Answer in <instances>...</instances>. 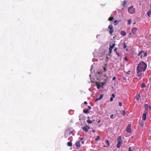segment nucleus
Wrapping results in <instances>:
<instances>
[{
    "label": "nucleus",
    "mask_w": 151,
    "mask_h": 151,
    "mask_svg": "<svg viewBox=\"0 0 151 151\" xmlns=\"http://www.w3.org/2000/svg\"><path fill=\"white\" fill-rule=\"evenodd\" d=\"M96 85L97 86V88L99 89L101 86V84L99 83H97Z\"/></svg>",
    "instance_id": "a211bd4d"
},
{
    "label": "nucleus",
    "mask_w": 151,
    "mask_h": 151,
    "mask_svg": "<svg viewBox=\"0 0 151 151\" xmlns=\"http://www.w3.org/2000/svg\"><path fill=\"white\" fill-rule=\"evenodd\" d=\"M128 151H132V149L131 147H129V150Z\"/></svg>",
    "instance_id": "c9c22d12"
},
{
    "label": "nucleus",
    "mask_w": 151,
    "mask_h": 151,
    "mask_svg": "<svg viewBox=\"0 0 151 151\" xmlns=\"http://www.w3.org/2000/svg\"><path fill=\"white\" fill-rule=\"evenodd\" d=\"M147 15L148 16L150 17L151 14V11H150L147 12Z\"/></svg>",
    "instance_id": "b1692460"
},
{
    "label": "nucleus",
    "mask_w": 151,
    "mask_h": 151,
    "mask_svg": "<svg viewBox=\"0 0 151 151\" xmlns=\"http://www.w3.org/2000/svg\"><path fill=\"white\" fill-rule=\"evenodd\" d=\"M113 116H114V115L113 114H112V115H110V117L111 118H113Z\"/></svg>",
    "instance_id": "58836bf2"
},
{
    "label": "nucleus",
    "mask_w": 151,
    "mask_h": 151,
    "mask_svg": "<svg viewBox=\"0 0 151 151\" xmlns=\"http://www.w3.org/2000/svg\"><path fill=\"white\" fill-rule=\"evenodd\" d=\"M110 100L111 101H113V98L111 97L110 99Z\"/></svg>",
    "instance_id": "a19ab883"
},
{
    "label": "nucleus",
    "mask_w": 151,
    "mask_h": 151,
    "mask_svg": "<svg viewBox=\"0 0 151 151\" xmlns=\"http://www.w3.org/2000/svg\"><path fill=\"white\" fill-rule=\"evenodd\" d=\"M100 139V137L99 136H98L95 139L96 141H98Z\"/></svg>",
    "instance_id": "393cba45"
},
{
    "label": "nucleus",
    "mask_w": 151,
    "mask_h": 151,
    "mask_svg": "<svg viewBox=\"0 0 151 151\" xmlns=\"http://www.w3.org/2000/svg\"><path fill=\"white\" fill-rule=\"evenodd\" d=\"M108 28L110 29L109 32L110 34H112L114 31V29L113 28V25L111 24L108 27Z\"/></svg>",
    "instance_id": "423d86ee"
},
{
    "label": "nucleus",
    "mask_w": 151,
    "mask_h": 151,
    "mask_svg": "<svg viewBox=\"0 0 151 151\" xmlns=\"http://www.w3.org/2000/svg\"><path fill=\"white\" fill-rule=\"evenodd\" d=\"M138 29L136 27H133L132 29V33L130 32L129 36V38H131L133 36V35L136 34Z\"/></svg>",
    "instance_id": "7ed1b4c3"
},
{
    "label": "nucleus",
    "mask_w": 151,
    "mask_h": 151,
    "mask_svg": "<svg viewBox=\"0 0 151 151\" xmlns=\"http://www.w3.org/2000/svg\"><path fill=\"white\" fill-rule=\"evenodd\" d=\"M100 122H101V120H99L98 121V123H99Z\"/></svg>",
    "instance_id": "de8ad7c7"
},
{
    "label": "nucleus",
    "mask_w": 151,
    "mask_h": 151,
    "mask_svg": "<svg viewBox=\"0 0 151 151\" xmlns=\"http://www.w3.org/2000/svg\"><path fill=\"white\" fill-rule=\"evenodd\" d=\"M147 64L143 61H142L138 64L137 68L145 71L147 67Z\"/></svg>",
    "instance_id": "f257e3e1"
},
{
    "label": "nucleus",
    "mask_w": 151,
    "mask_h": 151,
    "mask_svg": "<svg viewBox=\"0 0 151 151\" xmlns=\"http://www.w3.org/2000/svg\"><path fill=\"white\" fill-rule=\"evenodd\" d=\"M126 3H127V2L126 1H124L123 2V6H124L126 4Z\"/></svg>",
    "instance_id": "473e14b6"
},
{
    "label": "nucleus",
    "mask_w": 151,
    "mask_h": 151,
    "mask_svg": "<svg viewBox=\"0 0 151 151\" xmlns=\"http://www.w3.org/2000/svg\"><path fill=\"white\" fill-rule=\"evenodd\" d=\"M83 140H81V142L82 144H83L84 143V142L82 141Z\"/></svg>",
    "instance_id": "c03bdc74"
},
{
    "label": "nucleus",
    "mask_w": 151,
    "mask_h": 151,
    "mask_svg": "<svg viewBox=\"0 0 151 151\" xmlns=\"http://www.w3.org/2000/svg\"><path fill=\"white\" fill-rule=\"evenodd\" d=\"M144 72V71L137 68V75L138 77H140V78L142 77V75Z\"/></svg>",
    "instance_id": "20e7f679"
},
{
    "label": "nucleus",
    "mask_w": 151,
    "mask_h": 151,
    "mask_svg": "<svg viewBox=\"0 0 151 151\" xmlns=\"http://www.w3.org/2000/svg\"><path fill=\"white\" fill-rule=\"evenodd\" d=\"M150 108H151V107H150Z\"/></svg>",
    "instance_id": "8fccbe9b"
},
{
    "label": "nucleus",
    "mask_w": 151,
    "mask_h": 151,
    "mask_svg": "<svg viewBox=\"0 0 151 151\" xmlns=\"http://www.w3.org/2000/svg\"><path fill=\"white\" fill-rule=\"evenodd\" d=\"M119 21H118L117 20H115L114 22V25H115V26H116V25L118 24L119 23Z\"/></svg>",
    "instance_id": "dca6fc26"
},
{
    "label": "nucleus",
    "mask_w": 151,
    "mask_h": 151,
    "mask_svg": "<svg viewBox=\"0 0 151 151\" xmlns=\"http://www.w3.org/2000/svg\"><path fill=\"white\" fill-rule=\"evenodd\" d=\"M114 19L113 17H110L109 19V20L110 21H112Z\"/></svg>",
    "instance_id": "bb28decb"
},
{
    "label": "nucleus",
    "mask_w": 151,
    "mask_h": 151,
    "mask_svg": "<svg viewBox=\"0 0 151 151\" xmlns=\"http://www.w3.org/2000/svg\"><path fill=\"white\" fill-rule=\"evenodd\" d=\"M117 140L118 141H122V137L120 136H119L118 137V139H117Z\"/></svg>",
    "instance_id": "4be33fe9"
},
{
    "label": "nucleus",
    "mask_w": 151,
    "mask_h": 151,
    "mask_svg": "<svg viewBox=\"0 0 151 151\" xmlns=\"http://www.w3.org/2000/svg\"><path fill=\"white\" fill-rule=\"evenodd\" d=\"M115 42L113 43H110V47L112 48H113L115 46Z\"/></svg>",
    "instance_id": "4468645a"
},
{
    "label": "nucleus",
    "mask_w": 151,
    "mask_h": 151,
    "mask_svg": "<svg viewBox=\"0 0 151 151\" xmlns=\"http://www.w3.org/2000/svg\"><path fill=\"white\" fill-rule=\"evenodd\" d=\"M80 139V140H79L78 142H77L76 143V145L77 146V148L78 149L80 147V143L81 140L83 139V138H81Z\"/></svg>",
    "instance_id": "0eeeda50"
},
{
    "label": "nucleus",
    "mask_w": 151,
    "mask_h": 151,
    "mask_svg": "<svg viewBox=\"0 0 151 151\" xmlns=\"http://www.w3.org/2000/svg\"><path fill=\"white\" fill-rule=\"evenodd\" d=\"M117 48H116L114 49V51L116 52V55H117L118 56V57H120V55L119 54V53L117 51Z\"/></svg>",
    "instance_id": "2eb2a0df"
},
{
    "label": "nucleus",
    "mask_w": 151,
    "mask_h": 151,
    "mask_svg": "<svg viewBox=\"0 0 151 151\" xmlns=\"http://www.w3.org/2000/svg\"><path fill=\"white\" fill-rule=\"evenodd\" d=\"M127 47V45H126V43L124 42V47L123 48H124L125 49Z\"/></svg>",
    "instance_id": "2f4dec72"
},
{
    "label": "nucleus",
    "mask_w": 151,
    "mask_h": 151,
    "mask_svg": "<svg viewBox=\"0 0 151 151\" xmlns=\"http://www.w3.org/2000/svg\"><path fill=\"white\" fill-rule=\"evenodd\" d=\"M131 19H129L128 21V24H131Z\"/></svg>",
    "instance_id": "c756f323"
},
{
    "label": "nucleus",
    "mask_w": 151,
    "mask_h": 151,
    "mask_svg": "<svg viewBox=\"0 0 151 151\" xmlns=\"http://www.w3.org/2000/svg\"><path fill=\"white\" fill-rule=\"evenodd\" d=\"M125 113H126V112H125V110H123L122 113V115L124 116L125 114Z\"/></svg>",
    "instance_id": "7c9ffc66"
},
{
    "label": "nucleus",
    "mask_w": 151,
    "mask_h": 151,
    "mask_svg": "<svg viewBox=\"0 0 151 151\" xmlns=\"http://www.w3.org/2000/svg\"><path fill=\"white\" fill-rule=\"evenodd\" d=\"M144 125V122L143 121H141L139 123V125L141 127L143 126Z\"/></svg>",
    "instance_id": "6ab92c4d"
},
{
    "label": "nucleus",
    "mask_w": 151,
    "mask_h": 151,
    "mask_svg": "<svg viewBox=\"0 0 151 151\" xmlns=\"http://www.w3.org/2000/svg\"><path fill=\"white\" fill-rule=\"evenodd\" d=\"M103 96H104L103 94H101L100 96V97L99 98V99L100 100H101V99L102 98Z\"/></svg>",
    "instance_id": "a878e982"
},
{
    "label": "nucleus",
    "mask_w": 151,
    "mask_h": 151,
    "mask_svg": "<svg viewBox=\"0 0 151 151\" xmlns=\"http://www.w3.org/2000/svg\"><path fill=\"white\" fill-rule=\"evenodd\" d=\"M112 96L113 97V98H114L115 97V95L114 94H112Z\"/></svg>",
    "instance_id": "a18cd8bd"
},
{
    "label": "nucleus",
    "mask_w": 151,
    "mask_h": 151,
    "mask_svg": "<svg viewBox=\"0 0 151 151\" xmlns=\"http://www.w3.org/2000/svg\"><path fill=\"white\" fill-rule=\"evenodd\" d=\"M143 55L144 57H146L147 56V52H145L143 50H141L137 55V57L138 59L141 60L142 59Z\"/></svg>",
    "instance_id": "f03ea898"
},
{
    "label": "nucleus",
    "mask_w": 151,
    "mask_h": 151,
    "mask_svg": "<svg viewBox=\"0 0 151 151\" xmlns=\"http://www.w3.org/2000/svg\"><path fill=\"white\" fill-rule=\"evenodd\" d=\"M86 122L89 124H91L92 123V121L89 119H88Z\"/></svg>",
    "instance_id": "5701e85b"
},
{
    "label": "nucleus",
    "mask_w": 151,
    "mask_h": 151,
    "mask_svg": "<svg viewBox=\"0 0 151 151\" xmlns=\"http://www.w3.org/2000/svg\"><path fill=\"white\" fill-rule=\"evenodd\" d=\"M135 99L137 100V101H139L140 97V96L139 94L137 95V94L135 96Z\"/></svg>",
    "instance_id": "f8f14e48"
},
{
    "label": "nucleus",
    "mask_w": 151,
    "mask_h": 151,
    "mask_svg": "<svg viewBox=\"0 0 151 151\" xmlns=\"http://www.w3.org/2000/svg\"><path fill=\"white\" fill-rule=\"evenodd\" d=\"M116 78L115 77H114L113 78L112 80L113 81H114V80H115L116 79Z\"/></svg>",
    "instance_id": "ea45409f"
},
{
    "label": "nucleus",
    "mask_w": 151,
    "mask_h": 151,
    "mask_svg": "<svg viewBox=\"0 0 151 151\" xmlns=\"http://www.w3.org/2000/svg\"><path fill=\"white\" fill-rule=\"evenodd\" d=\"M83 112L84 113L86 114H88L89 113V110L88 109L86 110H83Z\"/></svg>",
    "instance_id": "f3484780"
},
{
    "label": "nucleus",
    "mask_w": 151,
    "mask_h": 151,
    "mask_svg": "<svg viewBox=\"0 0 151 151\" xmlns=\"http://www.w3.org/2000/svg\"><path fill=\"white\" fill-rule=\"evenodd\" d=\"M85 104H88L87 102L86 101H85L84 102Z\"/></svg>",
    "instance_id": "49530a36"
},
{
    "label": "nucleus",
    "mask_w": 151,
    "mask_h": 151,
    "mask_svg": "<svg viewBox=\"0 0 151 151\" xmlns=\"http://www.w3.org/2000/svg\"><path fill=\"white\" fill-rule=\"evenodd\" d=\"M105 142L106 143H107L108 146L109 147L110 146V143H109V140H108L107 139H106L105 140Z\"/></svg>",
    "instance_id": "412c9836"
},
{
    "label": "nucleus",
    "mask_w": 151,
    "mask_h": 151,
    "mask_svg": "<svg viewBox=\"0 0 151 151\" xmlns=\"http://www.w3.org/2000/svg\"><path fill=\"white\" fill-rule=\"evenodd\" d=\"M146 118V113H144L142 116V119L144 120H145Z\"/></svg>",
    "instance_id": "9b49d317"
},
{
    "label": "nucleus",
    "mask_w": 151,
    "mask_h": 151,
    "mask_svg": "<svg viewBox=\"0 0 151 151\" xmlns=\"http://www.w3.org/2000/svg\"><path fill=\"white\" fill-rule=\"evenodd\" d=\"M121 34L123 36H125L126 35V33L125 31H122L121 32Z\"/></svg>",
    "instance_id": "ddd939ff"
},
{
    "label": "nucleus",
    "mask_w": 151,
    "mask_h": 151,
    "mask_svg": "<svg viewBox=\"0 0 151 151\" xmlns=\"http://www.w3.org/2000/svg\"><path fill=\"white\" fill-rule=\"evenodd\" d=\"M106 83V81L104 82H102L101 83V84H102V86H104Z\"/></svg>",
    "instance_id": "e433bc0d"
},
{
    "label": "nucleus",
    "mask_w": 151,
    "mask_h": 151,
    "mask_svg": "<svg viewBox=\"0 0 151 151\" xmlns=\"http://www.w3.org/2000/svg\"><path fill=\"white\" fill-rule=\"evenodd\" d=\"M90 127L88 126H86L83 127V131L85 132L88 131V130L90 129Z\"/></svg>",
    "instance_id": "1a4fd4ad"
},
{
    "label": "nucleus",
    "mask_w": 151,
    "mask_h": 151,
    "mask_svg": "<svg viewBox=\"0 0 151 151\" xmlns=\"http://www.w3.org/2000/svg\"><path fill=\"white\" fill-rule=\"evenodd\" d=\"M122 141H118L117 145V147L118 148H119L122 145Z\"/></svg>",
    "instance_id": "9d476101"
},
{
    "label": "nucleus",
    "mask_w": 151,
    "mask_h": 151,
    "mask_svg": "<svg viewBox=\"0 0 151 151\" xmlns=\"http://www.w3.org/2000/svg\"><path fill=\"white\" fill-rule=\"evenodd\" d=\"M124 60H125L126 61H128V59H127V57H126L124 58Z\"/></svg>",
    "instance_id": "4c0bfd02"
},
{
    "label": "nucleus",
    "mask_w": 151,
    "mask_h": 151,
    "mask_svg": "<svg viewBox=\"0 0 151 151\" xmlns=\"http://www.w3.org/2000/svg\"><path fill=\"white\" fill-rule=\"evenodd\" d=\"M128 11L129 13L133 14L135 12V9L133 6H132L129 7L128 8Z\"/></svg>",
    "instance_id": "39448f33"
},
{
    "label": "nucleus",
    "mask_w": 151,
    "mask_h": 151,
    "mask_svg": "<svg viewBox=\"0 0 151 151\" xmlns=\"http://www.w3.org/2000/svg\"><path fill=\"white\" fill-rule=\"evenodd\" d=\"M112 49H113V48H112L110 47L109 48V50L110 53H111V52Z\"/></svg>",
    "instance_id": "72a5a7b5"
},
{
    "label": "nucleus",
    "mask_w": 151,
    "mask_h": 151,
    "mask_svg": "<svg viewBox=\"0 0 151 151\" xmlns=\"http://www.w3.org/2000/svg\"><path fill=\"white\" fill-rule=\"evenodd\" d=\"M126 130L128 133L131 132V124H129L128 125V126Z\"/></svg>",
    "instance_id": "6e6552de"
},
{
    "label": "nucleus",
    "mask_w": 151,
    "mask_h": 151,
    "mask_svg": "<svg viewBox=\"0 0 151 151\" xmlns=\"http://www.w3.org/2000/svg\"><path fill=\"white\" fill-rule=\"evenodd\" d=\"M105 67H103V69L104 70V72H106V67L107 66L106 65V64H105Z\"/></svg>",
    "instance_id": "c85d7f7f"
},
{
    "label": "nucleus",
    "mask_w": 151,
    "mask_h": 151,
    "mask_svg": "<svg viewBox=\"0 0 151 151\" xmlns=\"http://www.w3.org/2000/svg\"><path fill=\"white\" fill-rule=\"evenodd\" d=\"M92 131L93 132H95V131L94 130H93Z\"/></svg>",
    "instance_id": "09e8293b"
},
{
    "label": "nucleus",
    "mask_w": 151,
    "mask_h": 151,
    "mask_svg": "<svg viewBox=\"0 0 151 151\" xmlns=\"http://www.w3.org/2000/svg\"><path fill=\"white\" fill-rule=\"evenodd\" d=\"M119 105L120 106H122V103L121 102H119Z\"/></svg>",
    "instance_id": "f704fd0d"
},
{
    "label": "nucleus",
    "mask_w": 151,
    "mask_h": 151,
    "mask_svg": "<svg viewBox=\"0 0 151 151\" xmlns=\"http://www.w3.org/2000/svg\"><path fill=\"white\" fill-rule=\"evenodd\" d=\"M88 109H89V110H90V109H91V107L90 106H88Z\"/></svg>",
    "instance_id": "37998d69"
},
{
    "label": "nucleus",
    "mask_w": 151,
    "mask_h": 151,
    "mask_svg": "<svg viewBox=\"0 0 151 151\" xmlns=\"http://www.w3.org/2000/svg\"><path fill=\"white\" fill-rule=\"evenodd\" d=\"M100 99H99V98H97V99H96L95 100V101H97L99 100Z\"/></svg>",
    "instance_id": "79ce46f5"
},
{
    "label": "nucleus",
    "mask_w": 151,
    "mask_h": 151,
    "mask_svg": "<svg viewBox=\"0 0 151 151\" xmlns=\"http://www.w3.org/2000/svg\"><path fill=\"white\" fill-rule=\"evenodd\" d=\"M67 145L69 146H71L72 145V143L71 142H69L67 143Z\"/></svg>",
    "instance_id": "aec40b11"
},
{
    "label": "nucleus",
    "mask_w": 151,
    "mask_h": 151,
    "mask_svg": "<svg viewBox=\"0 0 151 151\" xmlns=\"http://www.w3.org/2000/svg\"><path fill=\"white\" fill-rule=\"evenodd\" d=\"M145 86H146L145 84H144V83H143L142 84L141 87L142 88H145Z\"/></svg>",
    "instance_id": "cd10ccee"
}]
</instances>
